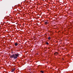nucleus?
Returning a JSON list of instances; mask_svg holds the SVG:
<instances>
[{"mask_svg": "<svg viewBox=\"0 0 73 73\" xmlns=\"http://www.w3.org/2000/svg\"><path fill=\"white\" fill-rule=\"evenodd\" d=\"M19 54L18 53L15 54H13V55H11L10 57L11 58H13L14 60H16V59L17 58V57H19Z\"/></svg>", "mask_w": 73, "mask_h": 73, "instance_id": "1", "label": "nucleus"}, {"mask_svg": "<svg viewBox=\"0 0 73 73\" xmlns=\"http://www.w3.org/2000/svg\"><path fill=\"white\" fill-rule=\"evenodd\" d=\"M58 54V53L57 52H55L54 53V54L55 56H57V55Z\"/></svg>", "mask_w": 73, "mask_h": 73, "instance_id": "2", "label": "nucleus"}, {"mask_svg": "<svg viewBox=\"0 0 73 73\" xmlns=\"http://www.w3.org/2000/svg\"><path fill=\"white\" fill-rule=\"evenodd\" d=\"M15 68H14L11 71V72H14V71H15Z\"/></svg>", "mask_w": 73, "mask_h": 73, "instance_id": "3", "label": "nucleus"}, {"mask_svg": "<svg viewBox=\"0 0 73 73\" xmlns=\"http://www.w3.org/2000/svg\"><path fill=\"white\" fill-rule=\"evenodd\" d=\"M15 46H17V45H18V44L17 43H15Z\"/></svg>", "mask_w": 73, "mask_h": 73, "instance_id": "4", "label": "nucleus"}, {"mask_svg": "<svg viewBox=\"0 0 73 73\" xmlns=\"http://www.w3.org/2000/svg\"><path fill=\"white\" fill-rule=\"evenodd\" d=\"M51 38L50 37H49L48 38V40H50Z\"/></svg>", "mask_w": 73, "mask_h": 73, "instance_id": "5", "label": "nucleus"}, {"mask_svg": "<svg viewBox=\"0 0 73 73\" xmlns=\"http://www.w3.org/2000/svg\"><path fill=\"white\" fill-rule=\"evenodd\" d=\"M44 24H48V23L47 22H46L44 23Z\"/></svg>", "mask_w": 73, "mask_h": 73, "instance_id": "6", "label": "nucleus"}, {"mask_svg": "<svg viewBox=\"0 0 73 73\" xmlns=\"http://www.w3.org/2000/svg\"><path fill=\"white\" fill-rule=\"evenodd\" d=\"M40 72L42 73H44V71H40Z\"/></svg>", "mask_w": 73, "mask_h": 73, "instance_id": "7", "label": "nucleus"}, {"mask_svg": "<svg viewBox=\"0 0 73 73\" xmlns=\"http://www.w3.org/2000/svg\"><path fill=\"white\" fill-rule=\"evenodd\" d=\"M46 44L47 45H49V43L48 42H46Z\"/></svg>", "mask_w": 73, "mask_h": 73, "instance_id": "8", "label": "nucleus"}]
</instances>
